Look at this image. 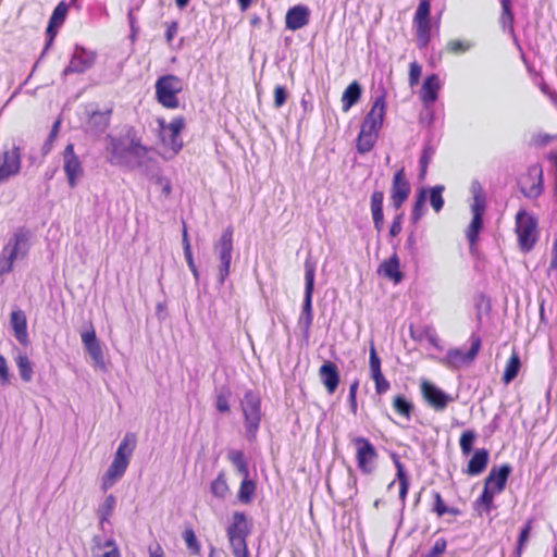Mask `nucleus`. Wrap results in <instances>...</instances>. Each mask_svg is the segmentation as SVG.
Here are the masks:
<instances>
[{
    "instance_id": "69168bd1",
    "label": "nucleus",
    "mask_w": 557,
    "mask_h": 557,
    "mask_svg": "<svg viewBox=\"0 0 557 557\" xmlns=\"http://www.w3.org/2000/svg\"><path fill=\"white\" fill-rule=\"evenodd\" d=\"M371 379L375 383V393L376 394L382 395V394L386 393L389 389L391 384L385 379L383 373L377 374V375H372Z\"/></svg>"
},
{
    "instance_id": "774afa93",
    "label": "nucleus",
    "mask_w": 557,
    "mask_h": 557,
    "mask_svg": "<svg viewBox=\"0 0 557 557\" xmlns=\"http://www.w3.org/2000/svg\"><path fill=\"white\" fill-rule=\"evenodd\" d=\"M403 220H404V212H399L394 216L393 222L389 227V236L391 237H396L400 234V232L403 230Z\"/></svg>"
},
{
    "instance_id": "2f4dec72",
    "label": "nucleus",
    "mask_w": 557,
    "mask_h": 557,
    "mask_svg": "<svg viewBox=\"0 0 557 557\" xmlns=\"http://www.w3.org/2000/svg\"><path fill=\"white\" fill-rule=\"evenodd\" d=\"M376 94L377 95L371 110L366 114L363 119L364 121L377 122L379 117H382V121L384 120L386 109V89L383 86H379Z\"/></svg>"
},
{
    "instance_id": "c03bdc74",
    "label": "nucleus",
    "mask_w": 557,
    "mask_h": 557,
    "mask_svg": "<svg viewBox=\"0 0 557 557\" xmlns=\"http://www.w3.org/2000/svg\"><path fill=\"white\" fill-rule=\"evenodd\" d=\"M210 492L214 497L220 499H224L227 496L230 488L226 483L225 473L223 471H221L211 482Z\"/></svg>"
},
{
    "instance_id": "4d7b16f0",
    "label": "nucleus",
    "mask_w": 557,
    "mask_h": 557,
    "mask_svg": "<svg viewBox=\"0 0 557 557\" xmlns=\"http://www.w3.org/2000/svg\"><path fill=\"white\" fill-rule=\"evenodd\" d=\"M370 356H369V364H370V372L372 375H377L382 373L381 370V358L377 355V351L375 349L374 343L371 342L370 349H369Z\"/></svg>"
},
{
    "instance_id": "e2e57ef3",
    "label": "nucleus",
    "mask_w": 557,
    "mask_h": 557,
    "mask_svg": "<svg viewBox=\"0 0 557 557\" xmlns=\"http://www.w3.org/2000/svg\"><path fill=\"white\" fill-rule=\"evenodd\" d=\"M358 388H359V381L355 380L349 386V394H348V403H349L350 411L354 416H356L357 411H358V404H357Z\"/></svg>"
},
{
    "instance_id": "864d4df0",
    "label": "nucleus",
    "mask_w": 557,
    "mask_h": 557,
    "mask_svg": "<svg viewBox=\"0 0 557 557\" xmlns=\"http://www.w3.org/2000/svg\"><path fill=\"white\" fill-rule=\"evenodd\" d=\"M59 28L60 27H58L57 25L52 24L51 22H48V26L46 28V44H45V47H44V49L40 53V57L36 63H38L45 57V54L48 52V50L53 45V41L58 34ZM36 66H37V64L34 65L33 71H35Z\"/></svg>"
},
{
    "instance_id": "9d476101",
    "label": "nucleus",
    "mask_w": 557,
    "mask_h": 557,
    "mask_svg": "<svg viewBox=\"0 0 557 557\" xmlns=\"http://www.w3.org/2000/svg\"><path fill=\"white\" fill-rule=\"evenodd\" d=\"M158 124L162 144L177 154L183 148L181 133L186 125L185 117L183 115L175 116L169 124L163 119H160Z\"/></svg>"
},
{
    "instance_id": "6ab92c4d",
    "label": "nucleus",
    "mask_w": 557,
    "mask_h": 557,
    "mask_svg": "<svg viewBox=\"0 0 557 557\" xmlns=\"http://www.w3.org/2000/svg\"><path fill=\"white\" fill-rule=\"evenodd\" d=\"M112 109L106 111L87 110L86 131L92 135L103 134L110 125Z\"/></svg>"
},
{
    "instance_id": "5fc2aeb1",
    "label": "nucleus",
    "mask_w": 557,
    "mask_h": 557,
    "mask_svg": "<svg viewBox=\"0 0 557 557\" xmlns=\"http://www.w3.org/2000/svg\"><path fill=\"white\" fill-rule=\"evenodd\" d=\"M473 44L468 40L451 39L446 45V50L454 54H461L469 51Z\"/></svg>"
},
{
    "instance_id": "e433bc0d",
    "label": "nucleus",
    "mask_w": 557,
    "mask_h": 557,
    "mask_svg": "<svg viewBox=\"0 0 557 557\" xmlns=\"http://www.w3.org/2000/svg\"><path fill=\"white\" fill-rule=\"evenodd\" d=\"M116 505V498L113 494L106 497L104 502L99 506L97 515L99 518V525L104 530V523H109V519L112 516Z\"/></svg>"
},
{
    "instance_id": "49530a36",
    "label": "nucleus",
    "mask_w": 557,
    "mask_h": 557,
    "mask_svg": "<svg viewBox=\"0 0 557 557\" xmlns=\"http://www.w3.org/2000/svg\"><path fill=\"white\" fill-rule=\"evenodd\" d=\"M500 23L503 25V29L506 30L507 28H509V30L513 33V12L511 7V0H500Z\"/></svg>"
},
{
    "instance_id": "4468645a",
    "label": "nucleus",
    "mask_w": 557,
    "mask_h": 557,
    "mask_svg": "<svg viewBox=\"0 0 557 557\" xmlns=\"http://www.w3.org/2000/svg\"><path fill=\"white\" fill-rule=\"evenodd\" d=\"M21 171V149L14 143L11 147L5 146L0 156V183L7 182Z\"/></svg>"
},
{
    "instance_id": "f704fd0d",
    "label": "nucleus",
    "mask_w": 557,
    "mask_h": 557,
    "mask_svg": "<svg viewBox=\"0 0 557 557\" xmlns=\"http://www.w3.org/2000/svg\"><path fill=\"white\" fill-rule=\"evenodd\" d=\"M416 29L417 46L419 49H425L431 41V21L413 22Z\"/></svg>"
},
{
    "instance_id": "1a4fd4ad",
    "label": "nucleus",
    "mask_w": 557,
    "mask_h": 557,
    "mask_svg": "<svg viewBox=\"0 0 557 557\" xmlns=\"http://www.w3.org/2000/svg\"><path fill=\"white\" fill-rule=\"evenodd\" d=\"M233 234L234 228L228 225L221 234V237L213 245V251L219 260L218 284L223 285L230 275L232 253H233Z\"/></svg>"
},
{
    "instance_id": "3c124183",
    "label": "nucleus",
    "mask_w": 557,
    "mask_h": 557,
    "mask_svg": "<svg viewBox=\"0 0 557 557\" xmlns=\"http://www.w3.org/2000/svg\"><path fill=\"white\" fill-rule=\"evenodd\" d=\"M444 189V185H436L428 189L430 193V203L435 212H440L444 207L445 202L442 195Z\"/></svg>"
},
{
    "instance_id": "a878e982",
    "label": "nucleus",
    "mask_w": 557,
    "mask_h": 557,
    "mask_svg": "<svg viewBox=\"0 0 557 557\" xmlns=\"http://www.w3.org/2000/svg\"><path fill=\"white\" fill-rule=\"evenodd\" d=\"M488 460L490 453L486 448L475 449L463 472L472 476L479 475L485 471Z\"/></svg>"
},
{
    "instance_id": "f257e3e1",
    "label": "nucleus",
    "mask_w": 557,
    "mask_h": 557,
    "mask_svg": "<svg viewBox=\"0 0 557 557\" xmlns=\"http://www.w3.org/2000/svg\"><path fill=\"white\" fill-rule=\"evenodd\" d=\"M32 237L33 232L25 226L17 227L11 234L0 251V276L11 273L15 261L23 260L28 256Z\"/></svg>"
},
{
    "instance_id": "f8f14e48",
    "label": "nucleus",
    "mask_w": 557,
    "mask_h": 557,
    "mask_svg": "<svg viewBox=\"0 0 557 557\" xmlns=\"http://www.w3.org/2000/svg\"><path fill=\"white\" fill-rule=\"evenodd\" d=\"M471 346L468 351H463L461 348L448 349L446 356L441 359V363L450 369H459L462 366L470 364L478 356L481 348V337L472 334Z\"/></svg>"
},
{
    "instance_id": "473e14b6",
    "label": "nucleus",
    "mask_w": 557,
    "mask_h": 557,
    "mask_svg": "<svg viewBox=\"0 0 557 557\" xmlns=\"http://www.w3.org/2000/svg\"><path fill=\"white\" fill-rule=\"evenodd\" d=\"M362 95V87L357 82L350 83L342 95V109L344 112H348L356 103L359 102Z\"/></svg>"
},
{
    "instance_id": "09e8293b",
    "label": "nucleus",
    "mask_w": 557,
    "mask_h": 557,
    "mask_svg": "<svg viewBox=\"0 0 557 557\" xmlns=\"http://www.w3.org/2000/svg\"><path fill=\"white\" fill-rule=\"evenodd\" d=\"M182 537L185 541L186 547L191 555H199L201 546L196 536L195 531L191 528H187L182 533Z\"/></svg>"
},
{
    "instance_id": "603ef678",
    "label": "nucleus",
    "mask_w": 557,
    "mask_h": 557,
    "mask_svg": "<svg viewBox=\"0 0 557 557\" xmlns=\"http://www.w3.org/2000/svg\"><path fill=\"white\" fill-rule=\"evenodd\" d=\"M67 11L69 4L65 1L59 2L58 5L53 9L49 22L57 25L58 27H61L65 22Z\"/></svg>"
},
{
    "instance_id": "c9c22d12",
    "label": "nucleus",
    "mask_w": 557,
    "mask_h": 557,
    "mask_svg": "<svg viewBox=\"0 0 557 557\" xmlns=\"http://www.w3.org/2000/svg\"><path fill=\"white\" fill-rule=\"evenodd\" d=\"M426 194L428 189L424 187H421L417 195H416V201L413 203L411 214H410V221L413 225H417L418 222L423 216L424 212L426 211L424 205L426 201Z\"/></svg>"
},
{
    "instance_id": "423d86ee",
    "label": "nucleus",
    "mask_w": 557,
    "mask_h": 557,
    "mask_svg": "<svg viewBox=\"0 0 557 557\" xmlns=\"http://www.w3.org/2000/svg\"><path fill=\"white\" fill-rule=\"evenodd\" d=\"M473 203L471 205L472 220L467 228L466 235L469 242V250L473 255L483 228V216L486 209V195L479 181H473L470 187Z\"/></svg>"
},
{
    "instance_id": "393cba45",
    "label": "nucleus",
    "mask_w": 557,
    "mask_h": 557,
    "mask_svg": "<svg viewBox=\"0 0 557 557\" xmlns=\"http://www.w3.org/2000/svg\"><path fill=\"white\" fill-rule=\"evenodd\" d=\"M437 148V141L434 138L432 131H430L423 143L421 156L419 159V178L424 180L428 171V166L435 154Z\"/></svg>"
},
{
    "instance_id": "72a5a7b5",
    "label": "nucleus",
    "mask_w": 557,
    "mask_h": 557,
    "mask_svg": "<svg viewBox=\"0 0 557 557\" xmlns=\"http://www.w3.org/2000/svg\"><path fill=\"white\" fill-rule=\"evenodd\" d=\"M499 494L498 492H494L492 487L484 484L483 491L481 495L474 500L473 508L479 515L483 512L490 513L494 508V496Z\"/></svg>"
},
{
    "instance_id": "79ce46f5",
    "label": "nucleus",
    "mask_w": 557,
    "mask_h": 557,
    "mask_svg": "<svg viewBox=\"0 0 557 557\" xmlns=\"http://www.w3.org/2000/svg\"><path fill=\"white\" fill-rule=\"evenodd\" d=\"M16 367L23 382H30L33 380L34 370L33 363L25 354H18L15 358Z\"/></svg>"
},
{
    "instance_id": "a211bd4d",
    "label": "nucleus",
    "mask_w": 557,
    "mask_h": 557,
    "mask_svg": "<svg viewBox=\"0 0 557 557\" xmlns=\"http://www.w3.org/2000/svg\"><path fill=\"white\" fill-rule=\"evenodd\" d=\"M81 337L86 352L94 361V366L99 369H104L106 362L102 347L99 339L97 338L94 326L90 324L89 329L81 333Z\"/></svg>"
},
{
    "instance_id": "c756f323",
    "label": "nucleus",
    "mask_w": 557,
    "mask_h": 557,
    "mask_svg": "<svg viewBox=\"0 0 557 557\" xmlns=\"http://www.w3.org/2000/svg\"><path fill=\"white\" fill-rule=\"evenodd\" d=\"M385 277L398 284L403 281L404 274L399 270V258L396 253H393L388 259L384 260L377 270Z\"/></svg>"
},
{
    "instance_id": "5701e85b",
    "label": "nucleus",
    "mask_w": 557,
    "mask_h": 557,
    "mask_svg": "<svg viewBox=\"0 0 557 557\" xmlns=\"http://www.w3.org/2000/svg\"><path fill=\"white\" fill-rule=\"evenodd\" d=\"M10 324L13 329L16 341L22 346H28L29 336L27 332V319L23 310L17 309L11 312Z\"/></svg>"
},
{
    "instance_id": "37998d69",
    "label": "nucleus",
    "mask_w": 557,
    "mask_h": 557,
    "mask_svg": "<svg viewBox=\"0 0 557 557\" xmlns=\"http://www.w3.org/2000/svg\"><path fill=\"white\" fill-rule=\"evenodd\" d=\"M377 137H379L377 134H369V133H366V131H363V132L360 131L358 138H357V144H356L357 151L360 154H366V153L370 152L373 149V147L377 140Z\"/></svg>"
},
{
    "instance_id": "052dcab7",
    "label": "nucleus",
    "mask_w": 557,
    "mask_h": 557,
    "mask_svg": "<svg viewBox=\"0 0 557 557\" xmlns=\"http://www.w3.org/2000/svg\"><path fill=\"white\" fill-rule=\"evenodd\" d=\"M447 547V541L444 537H438L432 548L421 557H441Z\"/></svg>"
},
{
    "instance_id": "f3484780",
    "label": "nucleus",
    "mask_w": 557,
    "mask_h": 557,
    "mask_svg": "<svg viewBox=\"0 0 557 557\" xmlns=\"http://www.w3.org/2000/svg\"><path fill=\"white\" fill-rule=\"evenodd\" d=\"M420 387L424 400L436 411L445 410L447 405L453 401L449 394L431 382L423 381Z\"/></svg>"
},
{
    "instance_id": "bb28decb",
    "label": "nucleus",
    "mask_w": 557,
    "mask_h": 557,
    "mask_svg": "<svg viewBox=\"0 0 557 557\" xmlns=\"http://www.w3.org/2000/svg\"><path fill=\"white\" fill-rule=\"evenodd\" d=\"M441 82L437 74L428 75L424 78L420 90V97L423 104H433L438 98Z\"/></svg>"
},
{
    "instance_id": "20e7f679",
    "label": "nucleus",
    "mask_w": 557,
    "mask_h": 557,
    "mask_svg": "<svg viewBox=\"0 0 557 557\" xmlns=\"http://www.w3.org/2000/svg\"><path fill=\"white\" fill-rule=\"evenodd\" d=\"M240 409L244 417L245 436L249 442H253L257 438L263 417L260 393L255 389H247L240 399Z\"/></svg>"
},
{
    "instance_id": "13d9d810",
    "label": "nucleus",
    "mask_w": 557,
    "mask_h": 557,
    "mask_svg": "<svg viewBox=\"0 0 557 557\" xmlns=\"http://www.w3.org/2000/svg\"><path fill=\"white\" fill-rule=\"evenodd\" d=\"M60 125H61V122L59 120H57L53 124H52V127L50 129V133L47 137V139L45 140L42 147H41V152L44 156L48 154L52 148V144L59 133V129H60Z\"/></svg>"
},
{
    "instance_id": "ddd939ff",
    "label": "nucleus",
    "mask_w": 557,
    "mask_h": 557,
    "mask_svg": "<svg viewBox=\"0 0 557 557\" xmlns=\"http://www.w3.org/2000/svg\"><path fill=\"white\" fill-rule=\"evenodd\" d=\"M351 443L356 447L357 467L363 474H371L375 470V461L379 458L374 445L369 438L355 436Z\"/></svg>"
},
{
    "instance_id": "412c9836",
    "label": "nucleus",
    "mask_w": 557,
    "mask_h": 557,
    "mask_svg": "<svg viewBox=\"0 0 557 557\" xmlns=\"http://www.w3.org/2000/svg\"><path fill=\"white\" fill-rule=\"evenodd\" d=\"M319 377L327 393L334 394L341 381L337 364L330 360L324 361L319 369Z\"/></svg>"
},
{
    "instance_id": "aec40b11",
    "label": "nucleus",
    "mask_w": 557,
    "mask_h": 557,
    "mask_svg": "<svg viewBox=\"0 0 557 557\" xmlns=\"http://www.w3.org/2000/svg\"><path fill=\"white\" fill-rule=\"evenodd\" d=\"M310 21V9L305 4L289 8L285 15V26L289 30H298Z\"/></svg>"
},
{
    "instance_id": "8fccbe9b",
    "label": "nucleus",
    "mask_w": 557,
    "mask_h": 557,
    "mask_svg": "<svg viewBox=\"0 0 557 557\" xmlns=\"http://www.w3.org/2000/svg\"><path fill=\"white\" fill-rule=\"evenodd\" d=\"M475 440L476 433L473 430L462 432L459 438V446L463 456H469L472 453Z\"/></svg>"
},
{
    "instance_id": "7ed1b4c3",
    "label": "nucleus",
    "mask_w": 557,
    "mask_h": 557,
    "mask_svg": "<svg viewBox=\"0 0 557 557\" xmlns=\"http://www.w3.org/2000/svg\"><path fill=\"white\" fill-rule=\"evenodd\" d=\"M305 292L301 306V312L299 314L297 324L301 330L302 338L306 343L310 338V329L313 322V309H312V297L314 292V280H315V261L311 257L305 260Z\"/></svg>"
},
{
    "instance_id": "338daca9",
    "label": "nucleus",
    "mask_w": 557,
    "mask_h": 557,
    "mask_svg": "<svg viewBox=\"0 0 557 557\" xmlns=\"http://www.w3.org/2000/svg\"><path fill=\"white\" fill-rule=\"evenodd\" d=\"M152 180L156 185H160L162 187V193L165 197H169L172 193V184L171 181L163 175H153Z\"/></svg>"
},
{
    "instance_id": "dca6fc26",
    "label": "nucleus",
    "mask_w": 557,
    "mask_h": 557,
    "mask_svg": "<svg viewBox=\"0 0 557 557\" xmlns=\"http://www.w3.org/2000/svg\"><path fill=\"white\" fill-rule=\"evenodd\" d=\"M411 186L406 177L405 169L401 168L394 173L391 187V205L395 210H399L408 199Z\"/></svg>"
},
{
    "instance_id": "b1692460",
    "label": "nucleus",
    "mask_w": 557,
    "mask_h": 557,
    "mask_svg": "<svg viewBox=\"0 0 557 557\" xmlns=\"http://www.w3.org/2000/svg\"><path fill=\"white\" fill-rule=\"evenodd\" d=\"M110 158L109 162L114 165L125 166L132 164V158H126L127 144L124 139L109 136Z\"/></svg>"
},
{
    "instance_id": "a18cd8bd",
    "label": "nucleus",
    "mask_w": 557,
    "mask_h": 557,
    "mask_svg": "<svg viewBox=\"0 0 557 557\" xmlns=\"http://www.w3.org/2000/svg\"><path fill=\"white\" fill-rule=\"evenodd\" d=\"M532 523L533 521L531 519H529L524 524L523 527L521 528L520 532H519V535H518V540H517V546H516V549L513 552V557H521L522 556V553H523V549L530 539V533H531V530H532Z\"/></svg>"
},
{
    "instance_id": "6e6552de",
    "label": "nucleus",
    "mask_w": 557,
    "mask_h": 557,
    "mask_svg": "<svg viewBox=\"0 0 557 557\" xmlns=\"http://www.w3.org/2000/svg\"><path fill=\"white\" fill-rule=\"evenodd\" d=\"M156 99L166 109H177L180 100L177 95L183 90V81L174 74L160 76L156 84Z\"/></svg>"
},
{
    "instance_id": "2eb2a0df",
    "label": "nucleus",
    "mask_w": 557,
    "mask_h": 557,
    "mask_svg": "<svg viewBox=\"0 0 557 557\" xmlns=\"http://www.w3.org/2000/svg\"><path fill=\"white\" fill-rule=\"evenodd\" d=\"M63 170L65 172L67 184L75 188L84 176V169L78 156L74 151V145L67 144L63 150Z\"/></svg>"
},
{
    "instance_id": "6e6d98bb",
    "label": "nucleus",
    "mask_w": 557,
    "mask_h": 557,
    "mask_svg": "<svg viewBox=\"0 0 557 557\" xmlns=\"http://www.w3.org/2000/svg\"><path fill=\"white\" fill-rule=\"evenodd\" d=\"M431 2L430 0H421L417 8L412 22L430 21Z\"/></svg>"
},
{
    "instance_id": "4c0bfd02",
    "label": "nucleus",
    "mask_w": 557,
    "mask_h": 557,
    "mask_svg": "<svg viewBox=\"0 0 557 557\" xmlns=\"http://www.w3.org/2000/svg\"><path fill=\"white\" fill-rule=\"evenodd\" d=\"M393 408L396 413L405 418L407 421L411 420V414L414 409L412 401L405 395L398 394L393 398Z\"/></svg>"
},
{
    "instance_id": "bf43d9fd",
    "label": "nucleus",
    "mask_w": 557,
    "mask_h": 557,
    "mask_svg": "<svg viewBox=\"0 0 557 557\" xmlns=\"http://www.w3.org/2000/svg\"><path fill=\"white\" fill-rule=\"evenodd\" d=\"M288 90L283 85H276L274 88V100L273 106L275 109L282 108L288 99Z\"/></svg>"
},
{
    "instance_id": "9b49d317",
    "label": "nucleus",
    "mask_w": 557,
    "mask_h": 557,
    "mask_svg": "<svg viewBox=\"0 0 557 557\" xmlns=\"http://www.w3.org/2000/svg\"><path fill=\"white\" fill-rule=\"evenodd\" d=\"M97 60V52L78 44L74 46L69 64L62 71V77L71 74H84L90 70Z\"/></svg>"
},
{
    "instance_id": "7c9ffc66",
    "label": "nucleus",
    "mask_w": 557,
    "mask_h": 557,
    "mask_svg": "<svg viewBox=\"0 0 557 557\" xmlns=\"http://www.w3.org/2000/svg\"><path fill=\"white\" fill-rule=\"evenodd\" d=\"M392 459L397 470L396 478L399 482V500L401 502V506L404 508L406 505V497L410 486V476L408 472L405 470L404 465L400 462L396 454L392 455Z\"/></svg>"
},
{
    "instance_id": "a19ab883",
    "label": "nucleus",
    "mask_w": 557,
    "mask_h": 557,
    "mask_svg": "<svg viewBox=\"0 0 557 557\" xmlns=\"http://www.w3.org/2000/svg\"><path fill=\"white\" fill-rule=\"evenodd\" d=\"M256 482L252 479L242 480L239 490L237 493V499L244 504L248 505L252 502L255 493H256Z\"/></svg>"
},
{
    "instance_id": "f03ea898",
    "label": "nucleus",
    "mask_w": 557,
    "mask_h": 557,
    "mask_svg": "<svg viewBox=\"0 0 557 557\" xmlns=\"http://www.w3.org/2000/svg\"><path fill=\"white\" fill-rule=\"evenodd\" d=\"M137 436L135 433L127 432L120 442L114 454L113 460L102 476V488L112 487L125 473L129 459L136 448Z\"/></svg>"
},
{
    "instance_id": "39448f33",
    "label": "nucleus",
    "mask_w": 557,
    "mask_h": 557,
    "mask_svg": "<svg viewBox=\"0 0 557 557\" xmlns=\"http://www.w3.org/2000/svg\"><path fill=\"white\" fill-rule=\"evenodd\" d=\"M252 531V521H248L243 511H234L226 535L234 557H249L247 537Z\"/></svg>"
},
{
    "instance_id": "58836bf2",
    "label": "nucleus",
    "mask_w": 557,
    "mask_h": 557,
    "mask_svg": "<svg viewBox=\"0 0 557 557\" xmlns=\"http://www.w3.org/2000/svg\"><path fill=\"white\" fill-rule=\"evenodd\" d=\"M432 497L434 499L432 511L435 512L438 517H443L444 515H453L460 516L461 510L457 507H449L445 504L442 498V495L437 491H432Z\"/></svg>"
},
{
    "instance_id": "cd10ccee",
    "label": "nucleus",
    "mask_w": 557,
    "mask_h": 557,
    "mask_svg": "<svg viewBox=\"0 0 557 557\" xmlns=\"http://www.w3.org/2000/svg\"><path fill=\"white\" fill-rule=\"evenodd\" d=\"M148 153V148L140 144V139L135 135L127 145L126 158H132V164L126 168L134 170L144 165V160Z\"/></svg>"
},
{
    "instance_id": "de8ad7c7",
    "label": "nucleus",
    "mask_w": 557,
    "mask_h": 557,
    "mask_svg": "<svg viewBox=\"0 0 557 557\" xmlns=\"http://www.w3.org/2000/svg\"><path fill=\"white\" fill-rule=\"evenodd\" d=\"M231 389L227 386H222L215 396V408L221 413L230 412V397Z\"/></svg>"
},
{
    "instance_id": "0eeeda50",
    "label": "nucleus",
    "mask_w": 557,
    "mask_h": 557,
    "mask_svg": "<svg viewBox=\"0 0 557 557\" xmlns=\"http://www.w3.org/2000/svg\"><path fill=\"white\" fill-rule=\"evenodd\" d=\"M518 246L524 253L530 252L539 240V220L534 214L520 209L516 214Z\"/></svg>"
},
{
    "instance_id": "680f3d73",
    "label": "nucleus",
    "mask_w": 557,
    "mask_h": 557,
    "mask_svg": "<svg viewBox=\"0 0 557 557\" xmlns=\"http://www.w3.org/2000/svg\"><path fill=\"white\" fill-rule=\"evenodd\" d=\"M435 113L432 104H424V110L420 113L419 123L422 126L431 127L434 123Z\"/></svg>"
},
{
    "instance_id": "0e129e2a",
    "label": "nucleus",
    "mask_w": 557,
    "mask_h": 557,
    "mask_svg": "<svg viewBox=\"0 0 557 557\" xmlns=\"http://www.w3.org/2000/svg\"><path fill=\"white\" fill-rule=\"evenodd\" d=\"M227 459L232 462L235 469H238L248 463L242 450H230L227 454Z\"/></svg>"
},
{
    "instance_id": "4be33fe9",
    "label": "nucleus",
    "mask_w": 557,
    "mask_h": 557,
    "mask_svg": "<svg viewBox=\"0 0 557 557\" xmlns=\"http://www.w3.org/2000/svg\"><path fill=\"white\" fill-rule=\"evenodd\" d=\"M511 471L512 468L508 463H504L499 467H493L490 470L488 475L485 478L484 484L492 487L494 492L502 493L506 487Z\"/></svg>"
},
{
    "instance_id": "c85d7f7f",
    "label": "nucleus",
    "mask_w": 557,
    "mask_h": 557,
    "mask_svg": "<svg viewBox=\"0 0 557 557\" xmlns=\"http://www.w3.org/2000/svg\"><path fill=\"white\" fill-rule=\"evenodd\" d=\"M384 193L375 189L371 194L370 209L374 228L380 233L384 227V212H383Z\"/></svg>"
},
{
    "instance_id": "ea45409f",
    "label": "nucleus",
    "mask_w": 557,
    "mask_h": 557,
    "mask_svg": "<svg viewBox=\"0 0 557 557\" xmlns=\"http://www.w3.org/2000/svg\"><path fill=\"white\" fill-rule=\"evenodd\" d=\"M520 368H521L520 357L516 351H513L512 355L510 356L509 360L507 361L505 371L502 376V381L505 384H509L510 382H512L518 376Z\"/></svg>"
}]
</instances>
